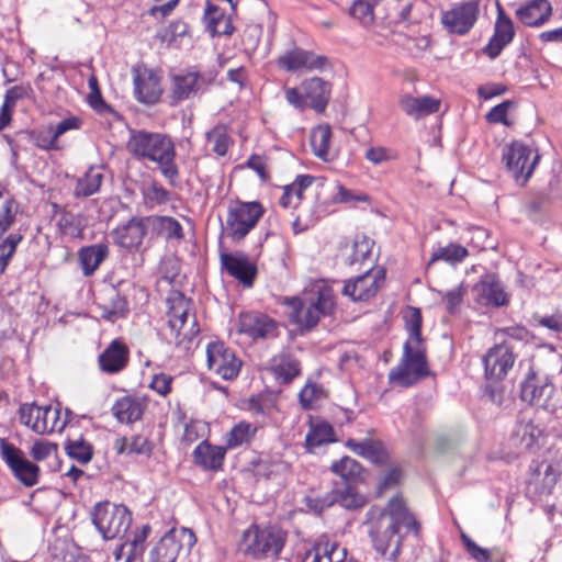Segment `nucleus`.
<instances>
[{"instance_id":"1","label":"nucleus","mask_w":562,"mask_h":562,"mask_svg":"<svg viewBox=\"0 0 562 562\" xmlns=\"http://www.w3.org/2000/svg\"><path fill=\"white\" fill-rule=\"evenodd\" d=\"M126 148L135 158L156 164L168 183L178 187L180 171L176 162V146L170 136L145 130H132Z\"/></svg>"},{"instance_id":"2","label":"nucleus","mask_w":562,"mask_h":562,"mask_svg":"<svg viewBox=\"0 0 562 562\" xmlns=\"http://www.w3.org/2000/svg\"><path fill=\"white\" fill-rule=\"evenodd\" d=\"M167 305L168 326L173 335L175 344L188 351L200 333L195 315L193 314L191 319L189 318L193 310V302L182 292L171 291L167 297Z\"/></svg>"},{"instance_id":"3","label":"nucleus","mask_w":562,"mask_h":562,"mask_svg":"<svg viewBox=\"0 0 562 562\" xmlns=\"http://www.w3.org/2000/svg\"><path fill=\"white\" fill-rule=\"evenodd\" d=\"M557 393L554 376L542 372L529 361L527 371L519 382V398L529 406L553 414L560 407L554 400Z\"/></svg>"},{"instance_id":"4","label":"nucleus","mask_w":562,"mask_h":562,"mask_svg":"<svg viewBox=\"0 0 562 562\" xmlns=\"http://www.w3.org/2000/svg\"><path fill=\"white\" fill-rule=\"evenodd\" d=\"M367 517L370 520L368 536L372 548L389 561L397 562L403 551L405 538L408 535L406 531L401 532L404 524L374 516L372 510L367 513Z\"/></svg>"},{"instance_id":"5","label":"nucleus","mask_w":562,"mask_h":562,"mask_svg":"<svg viewBox=\"0 0 562 562\" xmlns=\"http://www.w3.org/2000/svg\"><path fill=\"white\" fill-rule=\"evenodd\" d=\"M406 340L403 345V355L400 363L389 373L391 383H397L402 387H409L420 380L431 375L429 370L425 342L412 345Z\"/></svg>"},{"instance_id":"6","label":"nucleus","mask_w":562,"mask_h":562,"mask_svg":"<svg viewBox=\"0 0 562 562\" xmlns=\"http://www.w3.org/2000/svg\"><path fill=\"white\" fill-rule=\"evenodd\" d=\"M90 519L105 541L124 536L133 520L132 513L125 505L109 501L97 503L90 512Z\"/></svg>"},{"instance_id":"7","label":"nucleus","mask_w":562,"mask_h":562,"mask_svg":"<svg viewBox=\"0 0 562 562\" xmlns=\"http://www.w3.org/2000/svg\"><path fill=\"white\" fill-rule=\"evenodd\" d=\"M540 159L538 149L522 140L515 139L505 145L502 150V161L506 171L519 187L528 183Z\"/></svg>"},{"instance_id":"8","label":"nucleus","mask_w":562,"mask_h":562,"mask_svg":"<svg viewBox=\"0 0 562 562\" xmlns=\"http://www.w3.org/2000/svg\"><path fill=\"white\" fill-rule=\"evenodd\" d=\"M250 537L248 555L256 560L278 559L286 541V533L282 528L271 522L267 525L252 522L248 527V539Z\"/></svg>"},{"instance_id":"9","label":"nucleus","mask_w":562,"mask_h":562,"mask_svg":"<svg viewBox=\"0 0 562 562\" xmlns=\"http://www.w3.org/2000/svg\"><path fill=\"white\" fill-rule=\"evenodd\" d=\"M19 419L21 424L40 435L61 431L67 424L60 418L58 408L50 405L38 406L35 403L22 404L19 408Z\"/></svg>"},{"instance_id":"10","label":"nucleus","mask_w":562,"mask_h":562,"mask_svg":"<svg viewBox=\"0 0 562 562\" xmlns=\"http://www.w3.org/2000/svg\"><path fill=\"white\" fill-rule=\"evenodd\" d=\"M169 77L170 99L173 104L203 93L210 83V80L200 70L192 67L171 72Z\"/></svg>"},{"instance_id":"11","label":"nucleus","mask_w":562,"mask_h":562,"mask_svg":"<svg viewBox=\"0 0 562 562\" xmlns=\"http://www.w3.org/2000/svg\"><path fill=\"white\" fill-rule=\"evenodd\" d=\"M0 458L23 485L31 487L38 483L40 468L27 460L23 451L5 438H0Z\"/></svg>"},{"instance_id":"12","label":"nucleus","mask_w":562,"mask_h":562,"mask_svg":"<svg viewBox=\"0 0 562 562\" xmlns=\"http://www.w3.org/2000/svg\"><path fill=\"white\" fill-rule=\"evenodd\" d=\"M481 1L468 0L453 4L450 10L442 13L441 24L450 34H468L479 19Z\"/></svg>"},{"instance_id":"13","label":"nucleus","mask_w":562,"mask_h":562,"mask_svg":"<svg viewBox=\"0 0 562 562\" xmlns=\"http://www.w3.org/2000/svg\"><path fill=\"white\" fill-rule=\"evenodd\" d=\"M474 302L481 306L499 308L509 304V294L505 291L499 276L495 272L482 274L473 284Z\"/></svg>"},{"instance_id":"14","label":"nucleus","mask_w":562,"mask_h":562,"mask_svg":"<svg viewBox=\"0 0 562 562\" xmlns=\"http://www.w3.org/2000/svg\"><path fill=\"white\" fill-rule=\"evenodd\" d=\"M516 355L507 342L495 344L482 358L486 381L503 382L514 367Z\"/></svg>"},{"instance_id":"15","label":"nucleus","mask_w":562,"mask_h":562,"mask_svg":"<svg viewBox=\"0 0 562 562\" xmlns=\"http://www.w3.org/2000/svg\"><path fill=\"white\" fill-rule=\"evenodd\" d=\"M526 481L527 493L535 497L550 495L561 475L558 467L547 462L532 460L528 469Z\"/></svg>"},{"instance_id":"16","label":"nucleus","mask_w":562,"mask_h":562,"mask_svg":"<svg viewBox=\"0 0 562 562\" xmlns=\"http://www.w3.org/2000/svg\"><path fill=\"white\" fill-rule=\"evenodd\" d=\"M372 269L373 268H370L362 274L346 280L342 294L348 296L352 302H368L374 297L385 281L386 271L385 268H381L373 279H371Z\"/></svg>"},{"instance_id":"17","label":"nucleus","mask_w":562,"mask_h":562,"mask_svg":"<svg viewBox=\"0 0 562 562\" xmlns=\"http://www.w3.org/2000/svg\"><path fill=\"white\" fill-rule=\"evenodd\" d=\"M515 25L510 16L506 13L499 1H496V21L494 33L487 44L482 48V53L490 59L497 58L503 49L513 42L515 37Z\"/></svg>"},{"instance_id":"18","label":"nucleus","mask_w":562,"mask_h":562,"mask_svg":"<svg viewBox=\"0 0 562 562\" xmlns=\"http://www.w3.org/2000/svg\"><path fill=\"white\" fill-rule=\"evenodd\" d=\"M206 359L209 369L224 380L236 378L243 364L241 360L221 341L207 345Z\"/></svg>"},{"instance_id":"19","label":"nucleus","mask_w":562,"mask_h":562,"mask_svg":"<svg viewBox=\"0 0 562 562\" xmlns=\"http://www.w3.org/2000/svg\"><path fill=\"white\" fill-rule=\"evenodd\" d=\"M182 538H187L189 547L195 542L194 533L186 528L166 532L150 550L148 562H176L182 548Z\"/></svg>"},{"instance_id":"20","label":"nucleus","mask_w":562,"mask_h":562,"mask_svg":"<svg viewBox=\"0 0 562 562\" xmlns=\"http://www.w3.org/2000/svg\"><path fill=\"white\" fill-rule=\"evenodd\" d=\"M543 436L544 429L540 425L535 424L525 413H518L510 432V440L515 447L521 451L536 452L541 448L540 439Z\"/></svg>"},{"instance_id":"21","label":"nucleus","mask_w":562,"mask_h":562,"mask_svg":"<svg viewBox=\"0 0 562 562\" xmlns=\"http://www.w3.org/2000/svg\"><path fill=\"white\" fill-rule=\"evenodd\" d=\"M376 516L404 524L406 533H412L416 539L422 537V524L407 507L401 494L391 497L386 506L378 510Z\"/></svg>"},{"instance_id":"22","label":"nucleus","mask_w":562,"mask_h":562,"mask_svg":"<svg viewBox=\"0 0 562 562\" xmlns=\"http://www.w3.org/2000/svg\"><path fill=\"white\" fill-rule=\"evenodd\" d=\"M328 63L329 60L326 56L316 55L312 50H306L297 46L286 50L277 59L278 67L289 72H294L301 68L322 70Z\"/></svg>"},{"instance_id":"23","label":"nucleus","mask_w":562,"mask_h":562,"mask_svg":"<svg viewBox=\"0 0 562 562\" xmlns=\"http://www.w3.org/2000/svg\"><path fill=\"white\" fill-rule=\"evenodd\" d=\"M147 229L146 217H132L127 223L113 229L112 235L120 247L133 250L142 245Z\"/></svg>"},{"instance_id":"24","label":"nucleus","mask_w":562,"mask_h":562,"mask_svg":"<svg viewBox=\"0 0 562 562\" xmlns=\"http://www.w3.org/2000/svg\"><path fill=\"white\" fill-rule=\"evenodd\" d=\"M130 350L127 346L119 339H114L99 355L98 363L102 372L106 374H117L128 364Z\"/></svg>"},{"instance_id":"25","label":"nucleus","mask_w":562,"mask_h":562,"mask_svg":"<svg viewBox=\"0 0 562 562\" xmlns=\"http://www.w3.org/2000/svg\"><path fill=\"white\" fill-rule=\"evenodd\" d=\"M147 401L136 395H125L117 398L111 407L112 415L121 424H134L142 419Z\"/></svg>"},{"instance_id":"26","label":"nucleus","mask_w":562,"mask_h":562,"mask_svg":"<svg viewBox=\"0 0 562 562\" xmlns=\"http://www.w3.org/2000/svg\"><path fill=\"white\" fill-rule=\"evenodd\" d=\"M282 304L291 307L289 321L291 324L299 326L301 334L308 333L317 326L322 314L307 305L305 315L302 317V312L305 307V301L302 297L285 296Z\"/></svg>"},{"instance_id":"27","label":"nucleus","mask_w":562,"mask_h":562,"mask_svg":"<svg viewBox=\"0 0 562 562\" xmlns=\"http://www.w3.org/2000/svg\"><path fill=\"white\" fill-rule=\"evenodd\" d=\"M549 0H529L516 10V18L524 25L539 27L546 24L552 15Z\"/></svg>"},{"instance_id":"28","label":"nucleus","mask_w":562,"mask_h":562,"mask_svg":"<svg viewBox=\"0 0 562 562\" xmlns=\"http://www.w3.org/2000/svg\"><path fill=\"white\" fill-rule=\"evenodd\" d=\"M301 89L306 101H310L308 108L316 113H323L326 110L331 94V83L329 81L319 77H312L302 81Z\"/></svg>"},{"instance_id":"29","label":"nucleus","mask_w":562,"mask_h":562,"mask_svg":"<svg viewBox=\"0 0 562 562\" xmlns=\"http://www.w3.org/2000/svg\"><path fill=\"white\" fill-rule=\"evenodd\" d=\"M305 303L315 308L323 317L331 316L336 310L335 295L331 286L323 281H316L304 292Z\"/></svg>"},{"instance_id":"30","label":"nucleus","mask_w":562,"mask_h":562,"mask_svg":"<svg viewBox=\"0 0 562 562\" xmlns=\"http://www.w3.org/2000/svg\"><path fill=\"white\" fill-rule=\"evenodd\" d=\"M161 93L160 77L154 71L137 72L134 76V94L139 102L155 104Z\"/></svg>"},{"instance_id":"31","label":"nucleus","mask_w":562,"mask_h":562,"mask_svg":"<svg viewBox=\"0 0 562 562\" xmlns=\"http://www.w3.org/2000/svg\"><path fill=\"white\" fill-rule=\"evenodd\" d=\"M346 447L379 467L385 465L390 460V453L380 439L373 440L366 438L362 441H357L356 439L349 438L346 441Z\"/></svg>"},{"instance_id":"32","label":"nucleus","mask_w":562,"mask_h":562,"mask_svg":"<svg viewBox=\"0 0 562 562\" xmlns=\"http://www.w3.org/2000/svg\"><path fill=\"white\" fill-rule=\"evenodd\" d=\"M226 448L213 446L207 440L200 442L193 450V462L206 471H218L223 467Z\"/></svg>"},{"instance_id":"33","label":"nucleus","mask_w":562,"mask_h":562,"mask_svg":"<svg viewBox=\"0 0 562 562\" xmlns=\"http://www.w3.org/2000/svg\"><path fill=\"white\" fill-rule=\"evenodd\" d=\"M203 23L207 33L214 36L231 35L234 26L231 18L216 3L207 1L205 4Z\"/></svg>"},{"instance_id":"34","label":"nucleus","mask_w":562,"mask_h":562,"mask_svg":"<svg viewBox=\"0 0 562 562\" xmlns=\"http://www.w3.org/2000/svg\"><path fill=\"white\" fill-rule=\"evenodd\" d=\"M148 220V227L151 232L159 237L165 238L167 241H178L184 239V231L181 223L172 216H146Z\"/></svg>"},{"instance_id":"35","label":"nucleus","mask_w":562,"mask_h":562,"mask_svg":"<svg viewBox=\"0 0 562 562\" xmlns=\"http://www.w3.org/2000/svg\"><path fill=\"white\" fill-rule=\"evenodd\" d=\"M224 234L235 243L246 237V203L239 201L231 203Z\"/></svg>"},{"instance_id":"36","label":"nucleus","mask_w":562,"mask_h":562,"mask_svg":"<svg viewBox=\"0 0 562 562\" xmlns=\"http://www.w3.org/2000/svg\"><path fill=\"white\" fill-rule=\"evenodd\" d=\"M221 271L238 280L246 286V254L241 251H227L220 243Z\"/></svg>"},{"instance_id":"37","label":"nucleus","mask_w":562,"mask_h":562,"mask_svg":"<svg viewBox=\"0 0 562 562\" xmlns=\"http://www.w3.org/2000/svg\"><path fill=\"white\" fill-rule=\"evenodd\" d=\"M109 255V247L106 244L100 243L82 247L78 251V259L82 269V273L89 277L100 267L103 260Z\"/></svg>"},{"instance_id":"38","label":"nucleus","mask_w":562,"mask_h":562,"mask_svg":"<svg viewBox=\"0 0 562 562\" xmlns=\"http://www.w3.org/2000/svg\"><path fill=\"white\" fill-rule=\"evenodd\" d=\"M330 471L340 476V483L357 484L364 481V467L349 456H344L340 460L334 461Z\"/></svg>"},{"instance_id":"39","label":"nucleus","mask_w":562,"mask_h":562,"mask_svg":"<svg viewBox=\"0 0 562 562\" xmlns=\"http://www.w3.org/2000/svg\"><path fill=\"white\" fill-rule=\"evenodd\" d=\"M337 437L331 424L326 420L311 423L310 429L305 436V448L312 452L315 448L323 445L337 442Z\"/></svg>"},{"instance_id":"40","label":"nucleus","mask_w":562,"mask_h":562,"mask_svg":"<svg viewBox=\"0 0 562 562\" xmlns=\"http://www.w3.org/2000/svg\"><path fill=\"white\" fill-rule=\"evenodd\" d=\"M333 493L336 504L349 510L359 509L367 503L366 497L358 492L356 484L335 482Z\"/></svg>"},{"instance_id":"41","label":"nucleus","mask_w":562,"mask_h":562,"mask_svg":"<svg viewBox=\"0 0 562 562\" xmlns=\"http://www.w3.org/2000/svg\"><path fill=\"white\" fill-rule=\"evenodd\" d=\"M338 550L339 544L337 542L330 543L326 536H322L304 552L302 562H307L310 559L311 562H323L324 559L330 562L334 561L333 555Z\"/></svg>"},{"instance_id":"42","label":"nucleus","mask_w":562,"mask_h":562,"mask_svg":"<svg viewBox=\"0 0 562 562\" xmlns=\"http://www.w3.org/2000/svg\"><path fill=\"white\" fill-rule=\"evenodd\" d=\"M527 201L524 203L525 212L529 220L537 222L548 212L553 203L543 192L539 189H531L527 194Z\"/></svg>"},{"instance_id":"43","label":"nucleus","mask_w":562,"mask_h":562,"mask_svg":"<svg viewBox=\"0 0 562 562\" xmlns=\"http://www.w3.org/2000/svg\"><path fill=\"white\" fill-rule=\"evenodd\" d=\"M278 322L267 314H258L251 324H248V337L252 339L276 338L279 335Z\"/></svg>"},{"instance_id":"44","label":"nucleus","mask_w":562,"mask_h":562,"mask_svg":"<svg viewBox=\"0 0 562 562\" xmlns=\"http://www.w3.org/2000/svg\"><path fill=\"white\" fill-rule=\"evenodd\" d=\"M67 456L80 464H87L92 460L94 450L92 445L82 436L68 438L65 442Z\"/></svg>"},{"instance_id":"45","label":"nucleus","mask_w":562,"mask_h":562,"mask_svg":"<svg viewBox=\"0 0 562 562\" xmlns=\"http://www.w3.org/2000/svg\"><path fill=\"white\" fill-rule=\"evenodd\" d=\"M114 448L117 453L123 454H143L149 456L151 453V445L149 440L142 435H135L130 438L123 437L115 441Z\"/></svg>"},{"instance_id":"46","label":"nucleus","mask_w":562,"mask_h":562,"mask_svg":"<svg viewBox=\"0 0 562 562\" xmlns=\"http://www.w3.org/2000/svg\"><path fill=\"white\" fill-rule=\"evenodd\" d=\"M103 173L100 168L90 167L83 177L79 178L75 188V195L87 198L97 193L101 187Z\"/></svg>"},{"instance_id":"47","label":"nucleus","mask_w":562,"mask_h":562,"mask_svg":"<svg viewBox=\"0 0 562 562\" xmlns=\"http://www.w3.org/2000/svg\"><path fill=\"white\" fill-rule=\"evenodd\" d=\"M469 256V250L457 243H450L446 247H439L431 254L428 266L442 260L449 265H457L462 262Z\"/></svg>"},{"instance_id":"48","label":"nucleus","mask_w":562,"mask_h":562,"mask_svg":"<svg viewBox=\"0 0 562 562\" xmlns=\"http://www.w3.org/2000/svg\"><path fill=\"white\" fill-rule=\"evenodd\" d=\"M272 371L281 379L282 384L286 385L301 374V363L292 355H284L279 363L272 367Z\"/></svg>"},{"instance_id":"49","label":"nucleus","mask_w":562,"mask_h":562,"mask_svg":"<svg viewBox=\"0 0 562 562\" xmlns=\"http://www.w3.org/2000/svg\"><path fill=\"white\" fill-rule=\"evenodd\" d=\"M150 532L151 527L146 524L139 528H136L133 531L132 538L124 541V544L128 550L127 554L130 559H134V561L142 559L146 548V540Z\"/></svg>"},{"instance_id":"50","label":"nucleus","mask_w":562,"mask_h":562,"mask_svg":"<svg viewBox=\"0 0 562 562\" xmlns=\"http://www.w3.org/2000/svg\"><path fill=\"white\" fill-rule=\"evenodd\" d=\"M60 234L71 238H83L85 226L80 215L69 211H63L57 221Z\"/></svg>"},{"instance_id":"51","label":"nucleus","mask_w":562,"mask_h":562,"mask_svg":"<svg viewBox=\"0 0 562 562\" xmlns=\"http://www.w3.org/2000/svg\"><path fill=\"white\" fill-rule=\"evenodd\" d=\"M408 313L404 316L405 329L408 334L409 341L417 345L425 342L423 337V314L419 307L408 306Z\"/></svg>"},{"instance_id":"52","label":"nucleus","mask_w":562,"mask_h":562,"mask_svg":"<svg viewBox=\"0 0 562 562\" xmlns=\"http://www.w3.org/2000/svg\"><path fill=\"white\" fill-rule=\"evenodd\" d=\"M518 106V102L514 99H507L501 103L494 105L486 114L485 121L490 124H503L504 126L510 127L514 122L508 119L509 110H515Z\"/></svg>"},{"instance_id":"53","label":"nucleus","mask_w":562,"mask_h":562,"mask_svg":"<svg viewBox=\"0 0 562 562\" xmlns=\"http://www.w3.org/2000/svg\"><path fill=\"white\" fill-rule=\"evenodd\" d=\"M374 245V240L366 234H357L352 243V254L348 258L347 263L352 266L357 262L366 261L370 256Z\"/></svg>"},{"instance_id":"54","label":"nucleus","mask_w":562,"mask_h":562,"mask_svg":"<svg viewBox=\"0 0 562 562\" xmlns=\"http://www.w3.org/2000/svg\"><path fill=\"white\" fill-rule=\"evenodd\" d=\"M404 477L403 469L397 464H391L375 487V496L381 497L387 490L397 487L402 484Z\"/></svg>"},{"instance_id":"55","label":"nucleus","mask_w":562,"mask_h":562,"mask_svg":"<svg viewBox=\"0 0 562 562\" xmlns=\"http://www.w3.org/2000/svg\"><path fill=\"white\" fill-rule=\"evenodd\" d=\"M331 139V130L328 125L318 126L317 131L312 134L311 144L313 153L319 159L327 161L329 145Z\"/></svg>"},{"instance_id":"56","label":"nucleus","mask_w":562,"mask_h":562,"mask_svg":"<svg viewBox=\"0 0 562 562\" xmlns=\"http://www.w3.org/2000/svg\"><path fill=\"white\" fill-rule=\"evenodd\" d=\"M23 240L20 231L11 232L0 244V274L4 273L11 258L15 254L16 247Z\"/></svg>"},{"instance_id":"57","label":"nucleus","mask_w":562,"mask_h":562,"mask_svg":"<svg viewBox=\"0 0 562 562\" xmlns=\"http://www.w3.org/2000/svg\"><path fill=\"white\" fill-rule=\"evenodd\" d=\"M143 198L150 206L162 205L171 201L172 193L158 181H151L143 189Z\"/></svg>"},{"instance_id":"58","label":"nucleus","mask_w":562,"mask_h":562,"mask_svg":"<svg viewBox=\"0 0 562 562\" xmlns=\"http://www.w3.org/2000/svg\"><path fill=\"white\" fill-rule=\"evenodd\" d=\"M325 215V210L322 209V205L315 203L308 214L305 216L297 215L292 222V229L294 235L304 233L308 231L311 227L315 226L316 223Z\"/></svg>"},{"instance_id":"59","label":"nucleus","mask_w":562,"mask_h":562,"mask_svg":"<svg viewBox=\"0 0 562 562\" xmlns=\"http://www.w3.org/2000/svg\"><path fill=\"white\" fill-rule=\"evenodd\" d=\"M19 211L20 205L14 199L8 198L3 201L0 207V239L16 222Z\"/></svg>"},{"instance_id":"60","label":"nucleus","mask_w":562,"mask_h":562,"mask_svg":"<svg viewBox=\"0 0 562 562\" xmlns=\"http://www.w3.org/2000/svg\"><path fill=\"white\" fill-rule=\"evenodd\" d=\"M207 145L220 156L226 155L229 145V137L224 125H216L206 133Z\"/></svg>"},{"instance_id":"61","label":"nucleus","mask_w":562,"mask_h":562,"mask_svg":"<svg viewBox=\"0 0 562 562\" xmlns=\"http://www.w3.org/2000/svg\"><path fill=\"white\" fill-rule=\"evenodd\" d=\"M348 14L363 26H370L374 22V7L367 0H353L348 8Z\"/></svg>"},{"instance_id":"62","label":"nucleus","mask_w":562,"mask_h":562,"mask_svg":"<svg viewBox=\"0 0 562 562\" xmlns=\"http://www.w3.org/2000/svg\"><path fill=\"white\" fill-rule=\"evenodd\" d=\"M128 313V303L126 299L120 293L115 292L108 305L103 307V318L114 322L117 318L125 317Z\"/></svg>"},{"instance_id":"63","label":"nucleus","mask_w":562,"mask_h":562,"mask_svg":"<svg viewBox=\"0 0 562 562\" xmlns=\"http://www.w3.org/2000/svg\"><path fill=\"white\" fill-rule=\"evenodd\" d=\"M188 33V24L183 21H172L168 26L161 29L157 33V37L161 43L168 46L173 44L178 37H182Z\"/></svg>"},{"instance_id":"64","label":"nucleus","mask_w":562,"mask_h":562,"mask_svg":"<svg viewBox=\"0 0 562 562\" xmlns=\"http://www.w3.org/2000/svg\"><path fill=\"white\" fill-rule=\"evenodd\" d=\"M461 541L465 552L469 554L471 559L475 562H490L491 561V552L488 549H485L479 546L470 536L465 532H461Z\"/></svg>"}]
</instances>
